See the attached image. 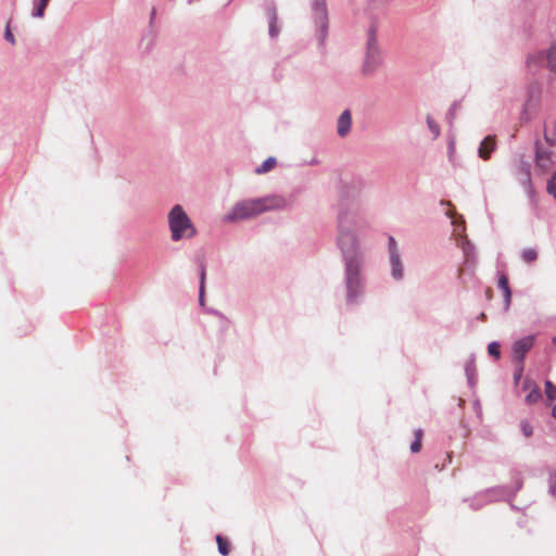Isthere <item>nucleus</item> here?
<instances>
[{"label":"nucleus","mask_w":556,"mask_h":556,"mask_svg":"<svg viewBox=\"0 0 556 556\" xmlns=\"http://www.w3.org/2000/svg\"><path fill=\"white\" fill-rule=\"evenodd\" d=\"M489 354L498 358L500 357V344L496 342H492L488 346Z\"/></svg>","instance_id":"bb28decb"},{"label":"nucleus","mask_w":556,"mask_h":556,"mask_svg":"<svg viewBox=\"0 0 556 556\" xmlns=\"http://www.w3.org/2000/svg\"><path fill=\"white\" fill-rule=\"evenodd\" d=\"M544 140H545V143L546 146L545 147H548V148H553V146L555 144V138L554 136L547 134V131L545 130L544 132Z\"/></svg>","instance_id":"c756f323"},{"label":"nucleus","mask_w":556,"mask_h":556,"mask_svg":"<svg viewBox=\"0 0 556 556\" xmlns=\"http://www.w3.org/2000/svg\"><path fill=\"white\" fill-rule=\"evenodd\" d=\"M534 148L535 168L545 174L555 166L554 152L540 140H535Z\"/></svg>","instance_id":"0eeeda50"},{"label":"nucleus","mask_w":556,"mask_h":556,"mask_svg":"<svg viewBox=\"0 0 556 556\" xmlns=\"http://www.w3.org/2000/svg\"><path fill=\"white\" fill-rule=\"evenodd\" d=\"M546 191L556 200V172L553 174L552 178L548 180L546 186Z\"/></svg>","instance_id":"393cba45"},{"label":"nucleus","mask_w":556,"mask_h":556,"mask_svg":"<svg viewBox=\"0 0 556 556\" xmlns=\"http://www.w3.org/2000/svg\"><path fill=\"white\" fill-rule=\"evenodd\" d=\"M315 20L320 28L326 27L327 13L324 3H316L315 5Z\"/></svg>","instance_id":"ddd939ff"},{"label":"nucleus","mask_w":556,"mask_h":556,"mask_svg":"<svg viewBox=\"0 0 556 556\" xmlns=\"http://www.w3.org/2000/svg\"><path fill=\"white\" fill-rule=\"evenodd\" d=\"M204 283H205V269L202 267L201 269V276H200V294H199V302L200 305H204Z\"/></svg>","instance_id":"b1692460"},{"label":"nucleus","mask_w":556,"mask_h":556,"mask_svg":"<svg viewBox=\"0 0 556 556\" xmlns=\"http://www.w3.org/2000/svg\"><path fill=\"white\" fill-rule=\"evenodd\" d=\"M391 265H392V276L395 279H401L403 276V269H402L400 255L397 252H393V255H391Z\"/></svg>","instance_id":"2eb2a0df"},{"label":"nucleus","mask_w":556,"mask_h":556,"mask_svg":"<svg viewBox=\"0 0 556 556\" xmlns=\"http://www.w3.org/2000/svg\"><path fill=\"white\" fill-rule=\"evenodd\" d=\"M352 117L349 110L342 112V114L338 118V127L337 131L340 137H345L351 129Z\"/></svg>","instance_id":"9d476101"},{"label":"nucleus","mask_w":556,"mask_h":556,"mask_svg":"<svg viewBox=\"0 0 556 556\" xmlns=\"http://www.w3.org/2000/svg\"><path fill=\"white\" fill-rule=\"evenodd\" d=\"M168 223L174 241L191 238L195 235V228L180 205H175L168 215Z\"/></svg>","instance_id":"7ed1b4c3"},{"label":"nucleus","mask_w":556,"mask_h":556,"mask_svg":"<svg viewBox=\"0 0 556 556\" xmlns=\"http://www.w3.org/2000/svg\"><path fill=\"white\" fill-rule=\"evenodd\" d=\"M422 431L420 429L415 431V441L410 445L413 453H418L421 448Z\"/></svg>","instance_id":"412c9836"},{"label":"nucleus","mask_w":556,"mask_h":556,"mask_svg":"<svg viewBox=\"0 0 556 556\" xmlns=\"http://www.w3.org/2000/svg\"><path fill=\"white\" fill-rule=\"evenodd\" d=\"M446 214H447L450 217H452V213H451V211H447V212H446Z\"/></svg>","instance_id":"c9c22d12"},{"label":"nucleus","mask_w":556,"mask_h":556,"mask_svg":"<svg viewBox=\"0 0 556 556\" xmlns=\"http://www.w3.org/2000/svg\"><path fill=\"white\" fill-rule=\"evenodd\" d=\"M355 226L356 220L352 215L345 214L339 218L338 245L343 254L344 263L363 261L356 236L352 229Z\"/></svg>","instance_id":"f03ea898"},{"label":"nucleus","mask_w":556,"mask_h":556,"mask_svg":"<svg viewBox=\"0 0 556 556\" xmlns=\"http://www.w3.org/2000/svg\"><path fill=\"white\" fill-rule=\"evenodd\" d=\"M4 38L5 40H8L11 45H15V37L13 35V33L11 31V28H10V22H8L7 24V27H5V31H4Z\"/></svg>","instance_id":"c85d7f7f"},{"label":"nucleus","mask_w":556,"mask_h":556,"mask_svg":"<svg viewBox=\"0 0 556 556\" xmlns=\"http://www.w3.org/2000/svg\"><path fill=\"white\" fill-rule=\"evenodd\" d=\"M553 342L556 343V338L553 339Z\"/></svg>","instance_id":"e433bc0d"},{"label":"nucleus","mask_w":556,"mask_h":556,"mask_svg":"<svg viewBox=\"0 0 556 556\" xmlns=\"http://www.w3.org/2000/svg\"><path fill=\"white\" fill-rule=\"evenodd\" d=\"M516 180L523 187L531 204L536 205L538 197L532 185L531 166L520 159L513 169Z\"/></svg>","instance_id":"39448f33"},{"label":"nucleus","mask_w":556,"mask_h":556,"mask_svg":"<svg viewBox=\"0 0 556 556\" xmlns=\"http://www.w3.org/2000/svg\"><path fill=\"white\" fill-rule=\"evenodd\" d=\"M496 148V140L494 136H488L485 137L479 147L478 154L482 160H489L491 156V153Z\"/></svg>","instance_id":"1a4fd4ad"},{"label":"nucleus","mask_w":556,"mask_h":556,"mask_svg":"<svg viewBox=\"0 0 556 556\" xmlns=\"http://www.w3.org/2000/svg\"><path fill=\"white\" fill-rule=\"evenodd\" d=\"M544 51L545 67L553 73H556V43H552Z\"/></svg>","instance_id":"f8f14e48"},{"label":"nucleus","mask_w":556,"mask_h":556,"mask_svg":"<svg viewBox=\"0 0 556 556\" xmlns=\"http://www.w3.org/2000/svg\"><path fill=\"white\" fill-rule=\"evenodd\" d=\"M521 256L526 263H532L538 258V252L535 249H526L522 251Z\"/></svg>","instance_id":"4be33fe9"},{"label":"nucleus","mask_w":556,"mask_h":556,"mask_svg":"<svg viewBox=\"0 0 556 556\" xmlns=\"http://www.w3.org/2000/svg\"><path fill=\"white\" fill-rule=\"evenodd\" d=\"M498 287L504 292L506 303L508 304L510 302V289L508 286V279L506 276L502 275L498 279Z\"/></svg>","instance_id":"a211bd4d"},{"label":"nucleus","mask_w":556,"mask_h":556,"mask_svg":"<svg viewBox=\"0 0 556 556\" xmlns=\"http://www.w3.org/2000/svg\"><path fill=\"white\" fill-rule=\"evenodd\" d=\"M216 542H217V546H218V552L222 555L227 556L230 552L229 542L222 535L216 536Z\"/></svg>","instance_id":"6ab92c4d"},{"label":"nucleus","mask_w":556,"mask_h":556,"mask_svg":"<svg viewBox=\"0 0 556 556\" xmlns=\"http://www.w3.org/2000/svg\"><path fill=\"white\" fill-rule=\"evenodd\" d=\"M276 159L275 157H268L267 160H265L261 166H258L256 169H255V173L261 175V174H265L269 170H271L275 166H276Z\"/></svg>","instance_id":"f3484780"},{"label":"nucleus","mask_w":556,"mask_h":556,"mask_svg":"<svg viewBox=\"0 0 556 556\" xmlns=\"http://www.w3.org/2000/svg\"><path fill=\"white\" fill-rule=\"evenodd\" d=\"M344 264L348 298L350 300H354L361 294L363 287L361 277V268L363 265V261H350V263Z\"/></svg>","instance_id":"423d86ee"},{"label":"nucleus","mask_w":556,"mask_h":556,"mask_svg":"<svg viewBox=\"0 0 556 556\" xmlns=\"http://www.w3.org/2000/svg\"><path fill=\"white\" fill-rule=\"evenodd\" d=\"M533 342L534 338L532 336H528L516 341L513 349L514 357L521 363L526 353L532 348Z\"/></svg>","instance_id":"6e6552de"},{"label":"nucleus","mask_w":556,"mask_h":556,"mask_svg":"<svg viewBox=\"0 0 556 556\" xmlns=\"http://www.w3.org/2000/svg\"><path fill=\"white\" fill-rule=\"evenodd\" d=\"M552 416L556 419V404L552 408Z\"/></svg>","instance_id":"473e14b6"},{"label":"nucleus","mask_w":556,"mask_h":556,"mask_svg":"<svg viewBox=\"0 0 556 556\" xmlns=\"http://www.w3.org/2000/svg\"><path fill=\"white\" fill-rule=\"evenodd\" d=\"M269 16V34L271 37H276L278 35L277 28V12L275 8L268 9Z\"/></svg>","instance_id":"dca6fc26"},{"label":"nucleus","mask_w":556,"mask_h":556,"mask_svg":"<svg viewBox=\"0 0 556 556\" xmlns=\"http://www.w3.org/2000/svg\"><path fill=\"white\" fill-rule=\"evenodd\" d=\"M389 249H390V254L391 255H393V252H397L396 251V242H395L393 237L389 238Z\"/></svg>","instance_id":"7c9ffc66"},{"label":"nucleus","mask_w":556,"mask_h":556,"mask_svg":"<svg viewBox=\"0 0 556 556\" xmlns=\"http://www.w3.org/2000/svg\"><path fill=\"white\" fill-rule=\"evenodd\" d=\"M441 204H446V205H448V206L451 205V203H450V202H445V201H441Z\"/></svg>","instance_id":"f704fd0d"},{"label":"nucleus","mask_w":556,"mask_h":556,"mask_svg":"<svg viewBox=\"0 0 556 556\" xmlns=\"http://www.w3.org/2000/svg\"><path fill=\"white\" fill-rule=\"evenodd\" d=\"M50 0H39L36 3L35 10L33 12V16L35 17H42L45 15V10L48 5Z\"/></svg>","instance_id":"aec40b11"},{"label":"nucleus","mask_w":556,"mask_h":556,"mask_svg":"<svg viewBox=\"0 0 556 556\" xmlns=\"http://www.w3.org/2000/svg\"><path fill=\"white\" fill-rule=\"evenodd\" d=\"M545 394L549 401L556 400V386L549 380L545 382Z\"/></svg>","instance_id":"5701e85b"},{"label":"nucleus","mask_w":556,"mask_h":556,"mask_svg":"<svg viewBox=\"0 0 556 556\" xmlns=\"http://www.w3.org/2000/svg\"><path fill=\"white\" fill-rule=\"evenodd\" d=\"M551 492L556 494V481L551 485Z\"/></svg>","instance_id":"2f4dec72"},{"label":"nucleus","mask_w":556,"mask_h":556,"mask_svg":"<svg viewBox=\"0 0 556 556\" xmlns=\"http://www.w3.org/2000/svg\"><path fill=\"white\" fill-rule=\"evenodd\" d=\"M427 124H428L430 130L432 131V134L435 137L439 136V134H440L439 125L430 116H428V118H427Z\"/></svg>","instance_id":"cd10ccee"},{"label":"nucleus","mask_w":556,"mask_h":556,"mask_svg":"<svg viewBox=\"0 0 556 556\" xmlns=\"http://www.w3.org/2000/svg\"><path fill=\"white\" fill-rule=\"evenodd\" d=\"M522 372V368L519 369V371L515 375V379H519Z\"/></svg>","instance_id":"72a5a7b5"},{"label":"nucleus","mask_w":556,"mask_h":556,"mask_svg":"<svg viewBox=\"0 0 556 556\" xmlns=\"http://www.w3.org/2000/svg\"><path fill=\"white\" fill-rule=\"evenodd\" d=\"M381 63L382 56L377 41L376 28L371 27L367 33L366 53L362 71L365 75H370Z\"/></svg>","instance_id":"20e7f679"},{"label":"nucleus","mask_w":556,"mask_h":556,"mask_svg":"<svg viewBox=\"0 0 556 556\" xmlns=\"http://www.w3.org/2000/svg\"><path fill=\"white\" fill-rule=\"evenodd\" d=\"M544 59V51H534L527 55L526 58V66L528 70L533 71L538 70L543 65Z\"/></svg>","instance_id":"9b49d317"},{"label":"nucleus","mask_w":556,"mask_h":556,"mask_svg":"<svg viewBox=\"0 0 556 556\" xmlns=\"http://www.w3.org/2000/svg\"><path fill=\"white\" fill-rule=\"evenodd\" d=\"M532 386H533L532 390L526 396V402L528 404L536 403L542 396L541 391L536 386H534L531 381H525L526 389L531 388Z\"/></svg>","instance_id":"4468645a"},{"label":"nucleus","mask_w":556,"mask_h":556,"mask_svg":"<svg viewBox=\"0 0 556 556\" xmlns=\"http://www.w3.org/2000/svg\"><path fill=\"white\" fill-rule=\"evenodd\" d=\"M286 201L278 195L244 200L236 203L225 216L226 222H239L254 218L262 213L285 207Z\"/></svg>","instance_id":"f257e3e1"},{"label":"nucleus","mask_w":556,"mask_h":556,"mask_svg":"<svg viewBox=\"0 0 556 556\" xmlns=\"http://www.w3.org/2000/svg\"><path fill=\"white\" fill-rule=\"evenodd\" d=\"M520 427H521V431H522L525 437L529 438V437L532 435L533 428H532V426L528 421H526V420L521 421Z\"/></svg>","instance_id":"a878e982"}]
</instances>
